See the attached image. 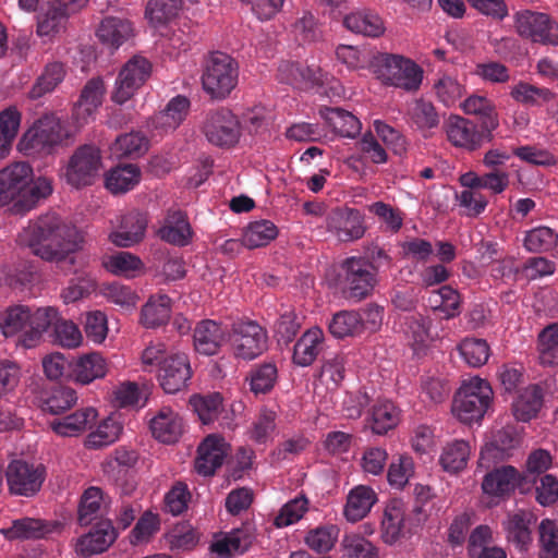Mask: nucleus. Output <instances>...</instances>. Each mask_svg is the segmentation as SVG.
<instances>
[{"label": "nucleus", "instance_id": "5", "mask_svg": "<svg viewBox=\"0 0 558 558\" xmlns=\"http://www.w3.org/2000/svg\"><path fill=\"white\" fill-rule=\"evenodd\" d=\"M33 177L25 162H14L0 170V206H10L20 214L32 209L33 198L27 190Z\"/></svg>", "mask_w": 558, "mask_h": 558}, {"label": "nucleus", "instance_id": "56", "mask_svg": "<svg viewBox=\"0 0 558 558\" xmlns=\"http://www.w3.org/2000/svg\"><path fill=\"white\" fill-rule=\"evenodd\" d=\"M148 147L147 138L140 132H131L117 137L111 145V154L117 158L137 157L143 155Z\"/></svg>", "mask_w": 558, "mask_h": 558}, {"label": "nucleus", "instance_id": "52", "mask_svg": "<svg viewBox=\"0 0 558 558\" xmlns=\"http://www.w3.org/2000/svg\"><path fill=\"white\" fill-rule=\"evenodd\" d=\"M428 304L434 311L444 313L445 318H453L460 313V295L450 286H442L430 293Z\"/></svg>", "mask_w": 558, "mask_h": 558}, {"label": "nucleus", "instance_id": "7", "mask_svg": "<svg viewBox=\"0 0 558 558\" xmlns=\"http://www.w3.org/2000/svg\"><path fill=\"white\" fill-rule=\"evenodd\" d=\"M100 150L94 145H82L70 156L62 168L61 178L72 187L92 185L102 170Z\"/></svg>", "mask_w": 558, "mask_h": 558}, {"label": "nucleus", "instance_id": "31", "mask_svg": "<svg viewBox=\"0 0 558 558\" xmlns=\"http://www.w3.org/2000/svg\"><path fill=\"white\" fill-rule=\"evenodd\" d=\"M150 429L155 438L171 444L177 441L182 433V420L171 408L163 407L150 420Z\"/></svg>", "mask_w": 558, "mask_h": 558}, {"label": "nucleus", "instance_id": "38", "mask_svg": "<svg viewBox=\"0 0 558 558\" xmlns=\"http://www.w3.org/2000/svg\"><path fill=\"white\" fill-rule=\"evenodd\" d=\"M102 266L112 275L134 278L144 269L142 259L125 251L116 252L102 258Z\"/></svg>", "mask_w": 558, "mask_h": 558}, {"label": "nucleus", "instance_id": "26", "mask_svg": "<svg viewBox=\"0 0 558 558\" xmlns=\"http://www.w3.org/2000/svg\"><path fill=\"white\" fill-rule=\"evenodd\" d=\"M108 373V363L98 352L80 356L71 364L70 377L82 385H88L96 379L104 378Z\"/></svg>", "mask_w": 558, "mask_h": 558}, {"label": "nucleus", "instance_id": "41", "mask_svg": "<svg viewBox=\"0 0 558 558\" xmlns=\"http://www.w3.org/2000/svg\"><path fill=\"white\" fill-rule=\"evenodd\" d=\"M171 300L166 294L151 296L141 311V324L145 328H156L170 318Z\"/></svg>", "mask_w": 558, "mask_h": 558}, {"label": "nucleus", "instance_id": "18", "mask_svg": "<svg viewBox=\"0 0 558 558\" xmlns=\"http://www.w3.org/2000/svg\"><path fill=\"white\" fill-rule=\"evenodd\" d=\"M192 375L189 359L183 353H177L161 366L157 374L160 387L166 393H177L187 386Z\"/></svg>", "mask_w": 558, "mask_h": 558}, {"label": "nucleus", "instance_id": "14", "mask_svg": "<svg viewBox=\"0 0 558 558\" xmlns=\"http://www.w3.org/2000/svg\"><path fill=\"white\" fill-rule=\"evenodd\" d=\"M344 270V283L350 299L361 301L374 289L376 268L362 257H350L342 264Z\"/></svg>", "mask_w": 558, "mask_h": 558}, {"label": "nucleus", "instance_id": "42", "mask_svg": "<svg viewBox=\"0 0 558 558\" xmlns=\"http://www.w3.org/2000/svg\"><path fill=\"white\" fill-rule=\"evenodd\" d=\"M404 515L405 511L401 501L392 500L387 504L381 521V535L385 543L393 544L401 537Z\"/></svg>", "mask_w": 558, "mask_h": 558}, {"label": "nucleus", "instance_id": "20", "mask_svg": "<svg viewBox=\"0 0 558 558\" xmlns=\"http://www.w3.org/2000/svg\"><path fill=\"white\" fill-rule=\"evenodd\" d=\"M105 94L106 86L100 77H93L86 82L74 108V117L80 124L88 123L94 119L102 105Z\"/></svg>", "mask_w": 558, "mask_h": 558}, {"label": "nucleus", "instance_id": "47", "mask_svg": "<svg viewBox=\"0 0 558 558\" xmlns=\"http://www.w3.org/2000/svg\"><path fill=\"white\" fill-rule=\"evenodd\" d=\"M182 8L181 0H149L145 16L154 27L163 26L173 21Z\"/></svg>", "mask_w": 558, "mask_h": 558}, {"label": "nucleus", "instance_id": "37", "mask_svg": "<svg viewBox=\"0 0 558 558\" xmlns=\"http://www.w3.org/2000/svg\"><path fill=\"white\" fill-rule=\"evenodd\" d=\"M533 514L523 510L508 515L504 522L508 539L517 545L520 550H525L532 542L530 526L533 523Z\"/></svg>", "mask_w": 558, "mask_h": 558}, {"label": "nucleus", "instance_id": "33", "mask_svg": "<svg viewBox=\"0 0 558 558\" xmlns=\"http://www.w3.org/2000/svg\"><path fill=\"white\" fill-rule=\"evenodd\" d=\"M472 454L471 445L463 439L447 442L439 456V464L444 471L457 474L463 471Z\"/></svg>", "mask_w": 558, "mask_h": 558}, {"label": "nucleus", "instance_id": "50", "mask_svg": "<svg viewBox=\"0 0 558 558\" xmlns=\"http://www.w3.org/2000/svg\"><path fill=\"white\" fill-rule=\"evenodd\" d=\"M278 235V228L269 220L251 222L243 232L242 242L248 248L269 244Z\"/></svg>", "mask_w": 558, "mask_h": 558}, {"label": "nucleus", "instance_id": "63", "mask_svg": "<svg viewBox=\"0 0 558 558\" xmlns=\"http://www.w3.org/2000/svg\"><path fill=\"white\" fill-rule=\"evenodd\" d=\"M409 114L413 123L422 131L432 130L439 125V114L433 102L416 99L410 107Z\"/></svg>", "mask_w": 558, "mask_h": 558}, {"label": "nucleus", "instance_id": "15", "mask_svg": "<svg viewBox=\"0 0 558 558\" xmlns=\"http://www.w3.org/2000/svg\"><path fill=\"white\" fill-rule=\"evenodd\" d=\"M5 475L12 494L29 497L39 492L46 470L43 465H35L24 460H13L8 465Z\"/></svg>", "mask_w": 558, "mask_h": 558}, {"label": "nucleus", "instance_id": "36", "mask_svg": "<svg viewBox=\"0 0 558 558\" xmlns=\"http://www.w3.org/2000/svg\"><path fill=\"white\" fill-rule=\"evenodd\" d=\"M518 445V438L510 429L498 430L493 441L485 445L481 451V465L489 468L490 463L497 460H504L509 456V451Z\"/></svg>", "mask_w": 558, "mask_h": 558}, {"label": "nucleus", "instance_id": "13", "mask_svg": "<svg viewBox=\"0 0 558 558\" xmlns=\"http://www.w3.org/2000/svg\"><path fill=\"white\" fill-rule=\"evenodd\" d=\"M231 345L236 357L254 360L267 349V332L255 322H240L233 325Z\"/></svg>", "mask_w": 558, "mask_h": 558}, {"label": "nucleus", "instance_id": "24", "mask_svg": "<svg viewBox=\"0 0 558 558\" xmlns=\"http://www.w3.org/2000/svg\"><path fill=\"white\" fill-rule=\"evenodd\" d=\"M460 108L465 114L475 116L481 120L483 130L487 132V140L492 141L493 131L499 126V116L493 100L483 95L472 94L460 104Z\"/></svg>", "mask_w": 558, "mask_h": 558}, {"label": "nucleus", "instance_id": "6", "mask_svg": "<svg viewBox=\"0 0 558 558\" xmlns=\"http://www.w3.org/2000/svg\"><path fill=\"white\" fill-rule=\"evenodd\" d=\"M239 66L236 61L225 52H213L205 61L202 85L213 98H226L236 86Z\"/></svg>", "mask_w": 558, "mask_h": 558}, {"label": "nucleus", "instance_id": "59", "mask_svg": "<svg viewBox=\"0 0 558 558\" xmlns=\"http://www.w3.org/2000/svg\"><path fill=\"white\" fill-rule=\"evenodd\" d=\"M460 355L471 367H481L489 359L490 348L486 340L477 338H466L458 347Z\"/></svg>", "mask_w": 558, "mask_h": 558}, {"label": "nucleus", "instance_id": "51", "mask_svg": "<svg viewBox=\"0 0 558 558\" xmlns=\"http://www.w3.org/2000/svg\"><path fill=\"white\" fill-rule=\"evenodd\" d=\"M252 539L253 536L248 529H235L226 534L221 539L216 541L211 545V550L217 553L220 557H228L233 553L246 550Z\"/></svg>", "mask_w": 558, "mask_h": 558}, {"label": "nucleus", "instance_id": "55", "mask_svg": "<svg viewBox=\"0 0 558 558\" xmlns=\"http://www.w3.org/2000/svg\"><path fill=\"white\" fill-rule=\"evenodd\" d=\"M107 506L104 492L99 487L87 488L81 499L78 520L82 525H88Z\"/></svg>", "mask_w": 558, "mask_h": 558}, {"label": "nucleus", "instance_id": "12", "mask_svg": "<svg viewBox=\"0 0 558 558\" xmlns=\"http://www.w3.org/2000/svg\"><path fill=\"white\" fill-rule=\"evenodd\" d=\"M151 74V63L142 56H134L120 70L111 99L119 105L131 99Z\"/></svg>", "mask_w": 558, "mask_h": 558}, {"label": "nucleus", "instance_id": "32", "mask_svg": "<svg viewBox=\"0 0 558 558\" xmlns=\"http://www.w3.org/2000/svg\"><path fill=\"white\" fill-rule=\"evenodd\" d=\"M134 35V29L128 20L109 16L101 21L97 37L110 48L117 49Z\"/></svg>", "mask_w": 558, "mask_h": 558}, {"label": "nucleus", "instance_id": "4", "mask_svg": "<svg viewBox=\"0 0 558 558\" xmlns=\"http://www.w3.org/2000/svg\"><path fill=\"white\" fill-rule=\"evenodd\" d=\"M493 400V389L487 380L473 377L465 381L454 396L453 415L462 423L480 422Z\"/></svg>", "mask_w": 558, "mask_h": 558}, {"label": "nucleus", "instance_id": "23", "mask_svg": "<svg viewBox=\"0 0 558 558\" xmlns=\"http://www.w3.org/2000/svg\"><path fill=\"white\" fill-rule=\"evenodd\" d=\"M193 339L197 352L214 355L226 343L228 331L219 323L206 319L196 325Z\"/></svg>", "mask_w": 558, "mask_h": 558}, {"label": "nucleus", "instance_id": "17", "mask_svg": "<svg viewBox=\"0 0 558 558\" xmlns=\"http://www.w3.org/2000/svg\"><path fill=\"white\" fill-rule=\"evenodd\" d=\"M448 141L456 147L469 151L478 149L483 144L484 135L475 123L460 116H450L445 123Z\"/></svg>", "mask_w": 558, "mask_h": 558}, {"label": "nucleus", "instance_id": "30", "mask_svg": "<svg viewBox=\"0 0 558 558\" xmlns=\"http://www.w3.org/2000/svg\"><path fill=\"white\" fill-rule=\"evenodd\" d=\"M377 500V494L372 487L357 485L348 494L344 517L350 522H357L368 514Z\"/></svg>", "mask_w": 558, "mask_h": 558}, {"label": "nucleus", "instance_id": "35", "mask_svg": "<svg viewBox=\"0 0 558 558\" xmlns=\"http://www.w3.org/2000/svg\"><path fill=\"white\" fill-rule=\"evenodd\" d=\"M543 405V391L537 385H530L522 389L512 403L514 417L521 422H529L537 415Z\"/></svg>", "mask_w": 558, "mask_h": 558}, {"label": "nucleus", "instance_id": "48", "mask_svg": "<svg viewBox=\"0 0 558 558\" xmlns=\"http://www.w3.org/2000/svg\"><path fill=\"white\" fill-rule=\"evenodd\" d=\"M66 21V12L51 2L47 10L38 15L37 34L40 37L51 39L65 28Z\"/></svg>", "mask_w": 558, "mask_h": 558}, {"label": "nucleus", "instance_id": "60", "mask_svg": "<svg viewBox=\"0 0 558 558\" xmlns=\"http://www.w3.org/2000/svg\"><path fill=\"white\" fill-rule=\"evenodd\" d=\"M538 353L543 365L558 364V323L547 326L539 333Z\"/></svg>", "mask_w": 558, "mask_h": 558}, {"label": "nucleus", "instance_id": "3", "mask_svg": "<svg viewBox=\"0 0 558 558\" xmlns=\"http://www.w3.org/2000/svg\"><path fill=\"white\" fill-rule=\"evenodd\" d=\"M374 73L384 84L416 92L423 82V69L412 59L401 54L383 53L373 64Z\"/></svg>", "mask_w": 558, "mask_h": 558}, {"label": "nucleus", "instance_id": "22", "mask_svg": "<svg viewBox=\"0 0 558 558\" xmlns=\"http://www.w3.org/2000/svg\"><path fill=\"white\" fill-rule=\"evenodd\" d=\"M97 417V411L87 407L51 421L49 426L58 436L77 437L92 428L96 424Z\"/></svg>", "mask_w": 558, "mask_h": 558}, {"label": "nucleus", "instance_id": "64", "mask_svg": "<svg viewBox=\"0 0 558 558\" xmlns=\"http://www.w3.org/2000/svg\"><path fill=\"white\" fill-rule=\"evenodd\" d=\"M539 558H558V523L544 519L538 526Z\"/></svg>", "mask_w": 558, "mask_h": 558}, {"label": "nucleus", "instance_id": "53", "mask_svg": "<svg viewBox=\"0 0 558 558\" xmlns=\"http://www.w3.org/2000/svg\"><path fill=\"white\" fill-rule=\"evenodd\" d=\"M330 333L339 339L362 335L360 312L341 311L335 314L328 325Z\"/></svg>", "mask_w": 558, "mask_h": 558}, {"label": "nucleus", "instance_id": "34", "mask_svg": "<svg viewBox=\"0 0 558 558\" xmlns=\"http://www.w3.org/2000/svg\"><path fill=\"white\" fill-rule=\"evenodd\" d=\"M324 338V331L318 327L305 331L294 344L293 362L300 366L311 365L323 349Z\"/></svg>", "mask_w": 558, "mask_h": 558}, {"label": "nucleus", "instance_id": "19", "mask_svg": "<svg viewBox=\"0 0 558 558\" xmlns=\"http://www.w3.org/2000/svg\"><path fill=\"white\" fill-rule=\"evenodd\" d=\"M190 110V100L185 96H175L166 108L156 113L150 120L153 132L165 135L177 130L185 120Z\"/></svg>", "mask_w": 558, "mask_h": 558}, {"label": "nucleus", "instance_id": "57", "mask_svg": "<svg viewBox=\"0 0 558 558\" xmlns=\"http://www.w3.org/2000/svg\"><path fill=\"white\" fill-rule=\"evenodd\" d=\"M339 529L333 524L319 525L307 532L305 544L316 553H328L337 543Z\"/></svg>", "mask_w": 558, "mask_h": 558}, {"label": "nucleus", "instance_id": "21", "mask_svg": "<svg viewBox=\"0 0 558 558\" xmlns=\"http://www.w3.org/2000/svg\"><path fill=\"white\" fill-rule=\"evenodd\" d=\"M146 227V216L140 211H131L124 215L118 228L109 233V240L118 247H131L144 239Z\"/></svg>", "mask_w": 558, "mask_h": 558}, {"label": "nucleus", "instance_id": "43", "mask_svg": "<svg viewBox=\"0 0 558 558\" xmlns=\"http://www.w3.org/2000/svg\"><path fill=\"white\" fill-rule=\"evenodd\" d=\"M320 114L332 130L343 137H355L361 132V122L351 112L340 108H325Z\"/></svg>", "mask_w": 558, "mask_h": 558}, {"label": "nucleus", "instance_id": "28", "mask_svg": "<svg viewBox=\"0 0 558 558\" xmlns=\"http://www.w3.org/2000/svg\"><path fill=\"white\" fill-rule=\"evenodd\" d=\"M343 24L350 32L369 38H379L386 32L384 19L371 10H360L348 14Z\"/></svg>", "mask_w": 558, "mask_h": 558}, {"label": "nucleus", "instance_id": "40", "mask_svg": "<svg viewBox=\"0 0 558 558\" xmlns=\"http://www.w3.org/2000/svg\"><path fill=\"white\" fill-rule=\"evenodd\" d=\"M400 422V411L390 401H378L373 405L368 423L373 433L384 435L395 428Z\"/></svg>", "mask_w": 558, "mask_h": 558}, {"label": "nucleus", "instance_id": "62", "mask_svg": "<svg viewBox=\"0 0 558 558\" xmlns=\"http://www.w3.org/2000/svg\"><path fill=\"white\" fill-rule=\"evenodd\" d=\"M367 210L378 218L387 232L397 233L403 226V213L390 204L375 202L367 206Z\"/></svg>", "mask_w": 558, "mask_h": 558}, {"label": "nucleus", "instance_id": "54", "mask_svg": "<svg viewBox=\"0 0 558 558\" xmlns=\"http://www.w3.org/2000/svg\"><path fill=\"white\" fill-rule=\"evenodd\" d=\"M190 404L202 423L209 424L222 410V397L219 392L195 395L190 398Z\"/></svg>", "mask_w": 558, "mask_h": 558}, {"label": "nucleus", "instance_id": "10", "mask_svg": "<svg viewBox=\"0 0 558 558\" xmlns=\"http://www.w3.org/2000/svg\"><path fill=\"white\" fill-rule=\"evenodd\" d=\"M202 131L207 141L218 147L234 146L241 136L240 122L227 108L209 111L204 119Z\"/></svg>", "mask_w": 558, "mask_h": 558}, {"label": "nucleus", "instance_id": "11", "mask_svg": "<svg viewBox=\"0 0 558 558\" xmlns=\"http://www.w3.org/2000/svg\"><path fill=\"white\" fill-rule=\"evenodd\" d=\"M326 232L338 242L349 243L362 239L366 227L363 215L347 206L336 207L325 218Z\"/></svg>", "mask_w": 558, "mask_h": 558}, {"label": "nucleus", "instance_id": "1", "mask_svg": "<svg viewBox=\"0 0 558 558\" xmlns=\"http://www.w3.org/2000/svg\"><path fill=\"white\" fill-rule=\"evenodd\" d=\"M17 242L43 260L61 263L70 258L73 263L70 256L82 247L83 235L60 217L47 215L25 227L19 233Z\"/></svg>", "mask_w": 558, "mask_h": 558}, {"label": "nucleus", "instance_id": "25", "mask_svg": "<svg viewBox=\"0 0 558 558\" xmlns=\"http://www.w3.org/2000/svg\"><path fill=\"white\" fill-rule=\"evenodd\" d=\"M521 481V474L511 465H504L487 473L482 482L485 495L505 497L512 493Z\"/></svg>", "mask_w": 558, "mask_h": 558}, {"label": "nucleus", "instance_id": "27", "mask_svg": "<svg viewBox=\"0 0 558 558\" xmlns=\"http://www.w3.org/2000/svg\"><path fill=\"white\" fill-rule=\"evenodd\" d=\"M116 530L109 521L99 522L89 533L78 538L76 551L92 556L105 551L116 539Z\"/></svg>", "mask_w": 558, "mask_h": 558}, {"label": "nucleus", "instance_id": "2", "mask_svg": "<svg viewBox=\"0 0 558 558\" xmlns=\"http://www.w3.org/2000/svg\"><path fill=\"white\" fill-rule=\"evenodd\" d=\"M57 319L58 308L53 306L32 308L14 305L5 310L0 326L5 337L21 333L17 344L32 349L40 343L44 333Z\"/></svg>", "mask_w": 558, "mask_h": 558}, {"label": "nucleus", "instance_id": "45", "mask_svg": "<svg viewBox=\"0 0 558 558\" xmlns=\"http://www.w3.org/2000/svg\"><path fill=\"white\" fill-rule=\"evenodd\" d=\"M433 92L440 104L450 108L461 100L466 93V88L457 77L450 74H441L434 81Z\"/></svg>", "mask_w": 558, "mask_h": 558}, {"label": "nucleus", "instance_id": "49", "mask_svg": "<svg viewBox=\"0 0 558 558\" xmlns=\"http://www.w3.org/2000/svg\"><path fill=\"white\" fill-rule=\"evenodd\" d=\"M510 96L517 102L534 107L550 102L554 99L555 94L548 88L537 87L530 83L520 81L512 86Z\"/></svg>", "mask_w": 558, "mask_h": 558}, {"label": "nucleus", "instance_id": "44", "mask_svg": "<svg viewBox=\"0 0 558 558\" xmlns=\"http://www.w3.org/2000/svg\"><path fill=\"white\" fill-rule=\"evenodd\" d=\"M158 233L162 240L175 245L187 244L192 235L185 215L179 210L168 215Z\"/></svg>", "mask_w": 558, "mask_h": 558}, {"label": "nucleus", "instance_id": "46", "mask_svg": "<svg viewBox=\"0 0 558 558\" xmlns=\"http://www.w3.org/2000/svg\"><path fill=\"white\" fill-rule=\"evenodd\" d=\"M65 77V69L61 62L48 63L38 76L28 95L32 99H38L53 92Z\"/></svg>", "mask_w": 558, "mask_h": 558}, {"label": "nucleus", "instance_id": "29", "mask_svg": "<svg viewBox=\"0 0 558 558\" xmlns=\"http://www.w3.org/2000/svg\"><path fill=\"white\" fill-rule=\"evenodd\" d=\"M403 332L415 353L425 350L438 337L432 329L430 319L420 314L405 318Z\"/></svg>", "mask_w": 558, "mask_h": 558}, {"label": "nucleus", "instance_id": "9", "mask_svg": "<svg viewBox=\"0 0 558 558\" xmlns=\"http://www.w3.org/2000/svg\"><path fill=\"white\" fill-rule=\"evenodd\" d=\"M513 23L519 36L534 43L558 46V23L547 14L521 10L514 13Z\"/></svg>", "mask_w": 558, "mask_h": 558}, {"label": "nucleus", "instance_id": "58", "mask_svg": "<svg viewBox=\"0 0 558 558\" xmlns=\"http://www.w3.org/2000/svg\"><path fill=\"white\" fill-rule=\"evenodd\" d=\"M121 425L111 417L104 420L85 439V447L99 449L114 442L121 433Z\"/></svg>", "mask_w": 558, "mask_h": 558}, {"label": "nucleus", "instance_id": "8", "mask_svg": "<svg viewBox=\"0 0 558 558\" xmlns=\"http://www.w3.org/2000/svg\"><path fill=\"white\" fill-rule=\"evenodd\" d=\"M71 132L56 116H45L37 120L19 142L21 151L50 149L71 137Z\"/></svg>", "mask_w": 558, "mask_h": 558}, {"label": "nucleus", "instance_id": "16", "mask_svg": "<svg viewBox=\"0 0 558 558\" xmlns=\"http://www.w3.org/2000/svg\"><path fill=\"white\" fill-rule=\"evenodd\" d=\"M229 444L219 435H208L198 446L195 470L199 475L210 476L223 463L229 453Z\"/></svg>", "mask_w": 558, "mask_h": 558}, {"label": "nucleus", "instance_id": "39", "mask_svg": "<svg viewBox=\"0 0 558 558\" xmlns=\"http://www.w3.org/2000/svg\"><path fill=\"white\" fill-rule=\"evenodd\" d=\"M141 169L133 163L121 165L111 169L106 175V187L114 193H125L141 181Z\"/></svg>", "mask_w": 558, "mask_h": 558}, {"label": "nucleus", "instance_id": "61", "mask_svg": "<svg viewBox=\"0 0 558 558\" xmlns=\"http://www.w3.org/2000/svg\"><path fill=\"white\" fill-rule=\"evenodd\" d=\"M308 499L300 495L286 502L274 519L276 527H286L299 522L308 510Z\"/></svg>", "mask_w": 558, "mask_h": 558}]
</instances>
